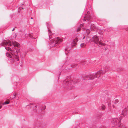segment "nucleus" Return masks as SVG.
Listing matches in <instances>:
<instances>
[{
    "label": "nucleus",
    "instance_id": "29",
    "mask_svg": "<svg viewBox=\"0 0 128 128\" xmlns=\"http://www.w3.org/2000/svg\"><path fill=\"white\" fill-rule=\"evenodd\" d=\"M15 30V28H14V29L12 30V31H14Z\"/></svg>",
    "mask_w": 128,
    "mask_h": 128
},
{
    "label": "nucleus",
    "instance_id": "1",
    "mask_svg": "<svg viewBox=\"0 0 128 128\" xmlns=\"http://www.w3.org/2000/svg\"><path fill=\"white\" fill-rule=\"evenodd\" d=\"M92 40V41L97 44L99 46H105L106 45V44H104L100 41L99 39L96 36H94L93 37Z\"/></svg>",
    "mask_w": 128,
    "mask_h": 128
},
{
    "label": "nucleus",
    "instance_id": "16",
    "mask_svg": "<svg viewBox=\"0 0 128 128\" xmlns=\"http://www.w3.org/2000/svg\"><path fill=\"white\" fill-rule=\"evenodd\" d=\"M48 32L49 37L50 38H51V36L52 35V32L50 30H48Z\"/></svg>",
    "mask_w": 128,
    "mask_h": 128
},
{
    "label": "nucleus",
    "instance_id": "15",
    "mask_svg": "<svg viewBox=\"0 0 128 128\" xmlns=\"http://www.w3.org/2000/svg\"><path fill=\"white\" fill-rule=\"evenodd\" d=\"M101 109L102 110H104L106 108V106L103 104L101 106Z\"/></svg>",
    "mask_w": 128,
    "mask_h": 128
},
{
    "label": "nucleus",
    "instance_id": "10",
    "mask_svg": "<svg viewBox=\"0 0 128 128\" xmlns=\"http://www.w3.org/2000/svg\"><path fill=\"white\" fill-rule=\"evenodd\" d=\"M118 120V119L117 118L114 119L112 120V122L113 124H115L116 123H117Z\"/></svg>",
    "mask_w": 128,
    "mask_h": 128
},
{
    "label": "nucleus",
    "instance_id": "12",
    "mask_svg": "<svg viewBox=\"0 0 128 128\" xmlns=\"http://www.w3.org/2000/svg\"><path fill=\"white\" fill-rule=\"evenodd\" d=\"M95 77H96V76L94 75H91L89 76V78L90 80L94 79Z\"/></svg>",
    "mask_w": 128,
    "mask_h": 128
},
{
    "label": "nucleus",
    "instance_id": "5",
    "mask_svg": "<svg viewBox=\"0 0 128 128\" xmlns=\"http://www.w3.org/2000/svg\"><path fill=\"white\" fill-rule=\"evenodd\" d=\"M12 46L13 45L15 47H18L20 45V44L16 42H11Z\"/></svg>",
    "mask_w": 128,
    "mask_h": 128
},
{
    "label": "nucleus",
    "instance_id": "19",
    "mask_svg": "<svg viewBox=\"0 0 128 128\" xmlns=\"http://www.w3.org/2000/svg\"><path fill=\"white\" fill-rule=\"evenodd\" d=\"M12 98V99H14L16 97V94H14L11 96Z\"/></svg>",
    "mask_w": 128,
    "mask_h": 128
},
{
    "label": "nucleus",
    "instance_id": "20",
    "mask_svg": "<svg viewBox=\"0 0 128 128\" xmlns=\"http://www.w3.org/2000/svg\"><path fill=\"white\" fill-rule=\"evenodd\" d=\"M90 32V31L89 30H87L86 32V35H88Z\"/></svg>",
    "mask_w": 128,
    "mask_h": 128
},
{
    "label": "nucleus",
    "instance_id": "25",
    "mask_svg": "<svg viewBox=\"0 0 128 128\" xmlns=\"http://www.w3.org/2000/svg\"><path fill=\"white\" fill-rule=\"evenodd\" d=\"M2 107V105H0V109Z\"/></svg>",
    "mask_w": 128,
    "mask_h": 128
},
{
    "label": "nucleus",
    "instance_id": "27",
    "mask_svg": "<svg viewBox=\"0 0 128 128\" xmlns=\"http://www.w3.org/2000/svg\"><path fill=\"white\" fill-rule=\"evenodd\" d=\"M118 126L120 128L121 127V125H120V124H119V125H118Z\"/></svg>",
    "mask_w": 128,
    "mask_h": 128
},
{
    "label": "nucleus",
    "instance_id": "30",
    "mask_svg": "<svg viewBox=\"0 0 128 128\" xmlns=\"http://www.w3.org/2000/svg\"><path fill=\"white\" fill-rule=\"evenodd\" d=\"M92 27L93 28L94 26V25H92Z\"/></svg>",
    "mask_w": 128,
    "mask_h": 128
},
{
    "label": "nucleus",
    "instance_id": "6",
    "mask_svg": "<svg viewBox=\"0 0 128 128\" xmlns=\"http://www.w3.org/2000/svg\"><path fill=\"white\" fill-rule=\"evenodd\" d=\"M101 74H102V71L101 70L100 71L98 72L96 74V78H98L100 76V75Z\"/></svg>",
    "mask_w": 128,
    "mask_h": 128
},
{
    "label": "nucleus",
    "instance_id": "26",
    "mask_svg": "<svg viewBox=\"0 0 128 128\" xmlns=\"http://www.w3.org/2000/svg\"><path fill=\"white\" fill-rule=\"evenodd\" d=\"M46 106H44V109H43V110H45V109H46Z\"/></svg>",
    "mask_w": 128,
    "mask_h": 128
},
{
    "label": "nucleus",
    "instance_id": "4",
    "mask_svg": "<svg viewBox=\"0 0 128 128\" xmlns=\"http://www.w3.org/2000/svg\"><path fill=\"white\" fill-rule=\"evenodd\" d=\"M78 41V39L77 38H75V39L74 40L72 43V47H74L76 45V43Z\"/></svg>",
    "mask_w": 128,
    "mask_h": 128
},
{
    "label": "nucleus",
    "instance_id": "24",
    "mask_svg": "<svg viewBox=\"0 0 128 128\" xmlns=\"http://www.w3.org/2000/svg\"><path fill=\"white\" fill-rule=\"evenodd\" d=\"M86 40L87 41H89V40H90V39L88 38H86Z\"/></svg>",
    "mask_w": 128,
    "mask_h": 128
},
{
    "label": "nucleus",
    "instance_id": "31",
    "mask_svg": "<svg viewBox=\"0 0 128 128\" xmlns=\"http://www.w3.org/2000/svg\"><path fill=\"white\" fill-rule=\"evenodd\" d=\"M31 18V19H33V18Z\"/></svg>",
    "mask_w": 128,
    "mask_h": 128
},
{
    "label": "nucleus",
    "instance_id": "7",
    "mask_svg": "<svg viewBox=\"0 0 128 128\" xmlns=\"http://www.w3.org/2000/svg\"><path fill=\"white\" fill-rule=\"evenodd\" d=\"M64 83L67 85H68V84L72 85L73 84H75L74 83L72 84V83H71V82L69 81V80H66L64 81Z\"/></svg>",
    "mask_w": 128,
    "mask_h": 128
},
{
    "label": "nucleus",
    "instance_id": "18",
    "mask_svg": "<svg viewBox=\"0 0 128 128\" xmlns=\"http://www.w3.org/2000/svg\"><path fill=\"white\" fill-rule=\"evenodd\" d=\"M121 101H119L118 100H116L115 102V104H117L119 103V104L121 102Z\"/></svg>",
    "mask_w": 128,
    "mask_h": 128
},
{
    "label": "nucleus",
    "instance_id": "23",
    "mask_svg": "<svg viewBox=\"0 0 128 128\" xmlns=\"http://www.w3.org/2000/svg\"><path fill=\"white\" fill-rule=\"evenodd\" d=\"M29 37H32V35L31 34H29Z\"/></svg>",
    "mask_w": 128,
    "mask_h": 128
},
{
    "label": "nucleus",
    "instance_id": "33",
    "mask_svg": "<svg viewBox=\"0 0 128 128\" xmlns=\"http://www.w3.org/2000/svg\"><path fill=\"white\" fill-rule=\"evenodd\" d=\"M125 112V111L124 110V111L123 112Z\"/></svg>",
    "mask_w": 128,
    "mask_h": 128
},
{
    "label": "nucleus",
    "instance_id": "3",
    "mask_svg": "<svg viewBox=\"0 0 128 128\" xmlns=\"http://www.w3.org/2000/svg\"><path fill=\"white\" fill-rule=\"evenodd\" d=\"M1 44L2 46H6L7 45L8 46H12L11 42L10 41H7L4 40Z\"/></svg>",
    "mask_w": 128,
    "mask_h": 128
},
{
    "label": "nucleus",
    "instance_id": "2",
    "mask_svg": "<svg viewBox=\"0 0 128 128\" xmlns=\"http://www.w3.org/2000/svg\"><path fill=\"white\" fill-rule=\"evenodd\" d=\"M63 41L62 38L59 37H58L55 39L54 40H53V42L51 43V44L52 45V46L55 47L56 46V44H59Z\"/></svg>",
    "mask_w": 128,
    "mask_h": 128
},
{
    "label": "nucleus",
    "instance_id": "21",
    "mask_svg": "<svg viewBox=\"0 0 128 128\" xmlns=\"http://www.w3.org/2000/svg\"><path fill=\"white\" fill-rule=\"evenodd\" d=\"M6 49L7 50H9V51H11L12 52V50L10 48L6 47Z\"/></svg>",
    "mask_w": 128,
    "mask_h": 128
},
{
    "label": "nucleus",
    "instance_id": "13",
    "mask_svg": "<svg viewBox=\"0 0 128 128\" xmlns=\"http://www.w3.org/2000/svg\"><path fill=\"white\" fill-rule=\"evenodd\" d=\"M89 15L88 14L86 15V16L84 18V21H86V20H90V18L89 17Z\"/></svg>",
    "mask_w": 128,
    "mask_h": 128
},
{
    "label": "nucleus",
    "instance_id": "9",
    "mask_svg": "<svg viewBox=\"0 0 128 128\" xmlns=\"http://www.w3.org/2000/svg\"><path fill=\"white\" fill-rule=\"evenodd\" d=\"M87 44V42H86L85 43H83L82 44H80V47L81 48H85L86 46V44Z\"/></svg>",
    "mask_w": 128,
    "mask_h": 128
},
{
    "label": "nucleus",
    "instance_id": "14",
    "mask_svg": "<svg viewBox=\"0 0 128 128\" xmlns=\"http://www.w3.org/2000/svg\"><path fill=\"white\" fill-rule=\"evenodd\" d=\"M10 102V101L9 100H6L4 103L2 104V105H4L5 104H9Z\"/></svg>",
    "mask_w": 128,
    "mask_h": 128
},
{
    "label": "nucleus",
    "instance_id": "32",
    "mask_svg": "<svg viewBox=\"0 0 128 128\" xmlns=\"http://www.w3.org/2000/svg\"><path fill=\"white\" fill-rule=\"evenodd\" d=\"M85 38V37H84V38H83V39H84Z\"/></svg>",
    "mask_w": 128,
    "mask_h": 128
},
{
    "label": "nucleus",
    "instance_id": "8",
    "mask_svg": "<svg viewBox=\"0 0 128 128\" xmlns=\"http://www.w3.org/2000/svg\"><path fill=\"white\" fill-rule=\"evenodd\" d=\"M6 56L7 57H9L10 58H12L13 56V54L11 53H8V52L6 53Z\"/></svg>",
    "mask_w": 128,
    "mask_h": 128
},
{
    "label": "nucleus",
    "instance_id": "28",
    "mask_svg": "<svg viewBox=\"0 0 128 128\" xmlns=\"http://www.w3.org/2000/svg\"><path fill=\"white\" fill-rule=\"evenodd\" d=\"M126 31H128V28H127L126 29Z\"/></svg>",
    "mask_w": 128,
    "mask_h": 128
},
{
    "label": "nucleus",
    "instance_id": "34",
    "mask_svg": "<svg viewBox=\"0 0 128 128\" xmlns=\"http://www.w3.org/2000/svg\"><path fill=\"white\" fill-rule=\"evenodd\" d=\"M20 8H19V9H20Z\"/></svg>",
    "mask_w": 128,
    "mask_h": 128
},
{
    "label": "nucleus",
    "instance_id": "22",
    "mask_svg": "<svg viewBox=\"0 0 128 128\" xmlns=\"http://www.w3.org/2000/svg\"><path fill=\"white\" fill-rule=\"evenodd\" d=\"M76 66V64H72L71 65V66L72 68H74Z\"/></svg>",
    "mask_w": 128,
    "mask_h": 128
},
{
    "label": "nucleus",
    "instance_id": "11",
    "mask_svg": "<svg viewBox=\"0 0 128 128\" xmlns=\"http://www.w3.org/2000/svg\"><path fill=\"white\" fill-rule=\"evenodd\" d=\"M14 58L15 59L18 61H19L20 60L19 58V56L18 55H16L14 56Z\"/></svg>",
    "mask_w": 128,
    "mask_h": 128
},
{
    "label": "nucleus",
    "instance_id": "17",
    "mask_svg": "<svg viewBox=\"0 0 128 128\" xmlns=\"http://www.w3.org/2000/svg\"><path fill=\"white\" fill-rule=\"evenodd\" d=\"M84 24H82L80 26V27L78 28V29L77 30V32H78L79 31H80V30H81V28L80 27L83 26H84Z\"/></svg>",
    "mask_w": 128,
    "mask_h": 128
}]
</instances>
